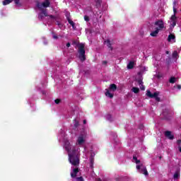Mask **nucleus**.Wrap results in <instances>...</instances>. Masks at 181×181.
Here are the masks:
<instances>
[{"mask_svg": "<svg viewBox=\"0 0 181 181\" xmlns=\"http://www.w3.org/2000/svg\"><path fill=\"white\" fill-rule=\"evenodd\" d=\"M69 160L73 166H78L80 165V155L76 148H73L71 153H68Z\"/></svg>", "mask_w": 181, "mask_h": 181, "instance_id": "nucleus-1", "label": "nucleus"}, {"mask_svg": "<svg viewBox=\"0 0 181 181\" xmlns=\"http://www.w3.org/2000/svg\"><path fill=\"white\" fill-rule=\"evenodd\" d=\"M86 45L83 43H79L78 45V59L81 62H86Z\"/></svg>", "mask_w": 181, "mask_h": 181, "instance_id": "nucleus-2", "label": "nucleus"}, {"mask_svg": "<svg viewBox=\"0 0 181 181\" xmlns=\"http://www.w3.org/2000/svg\"><path fill=\"white\" fill-rule=\"evenodd\" d=\"M173 111L170 109H165L163 112L162 115L163 117V119H170V117L173 115Z\"/></svg>", "mask_w": 181, "mask_h": 181, "instance_id": "nucleus-3", "label": "nucleus"}, {"mask_svg": "<svg viewBox=\"0 0 181 181\" xmlns=\"http://www.w3.org/2000/svg\"><path fill=\"white\" fill-rule=\"evenodd\" d=\"M146 95L147 97H149V98H155L156 101L159 103L160 101V98H159L158 95H159V93L158 92H155L154 93H152L151 90H148L146 91Z\"/></svg>", "mask_w": 181, "mask_h": 181, "instance_id": "nucleus-4", "label": "nucleus"}, {"mask_svg": "<svg viewBox=\"0 0 181 181\" xmlns=\"http://www.w3.org/2000/svg\"><path fill=\"white\" fill-rule=\"evenodd\" d=\"M64 148L68 153H70L73 151V149H74V147H73V146L70 144V141H69V140L64 141Z\"/></svg>", "mask_w": 181, "mask_h": 181, "instance_id": "nucleus-5", "label": "nucleus"}, {"mask_svg": "<svg viewBox=\"0 0 181 181\" xmlns=\"http://www.w3.org/2000/svg\"><path fill=\"white\" fill-rule=\"evenodd\" d=\"M154 25L156 26H158L159 30H160V29H163V28H165V24L163 23V21H162V20H158L157 21L155 22Z\"/></svg>", "mask_w": 181, "mask_h": 181, "instance_id": "nucleus-6", "label": "nucleus"}, {"mask_svg": "<svg viewBox=\"0 0 181 181\" xmlns=\"http://www.w3.org/2000/svg\"><path fill=\"white\" fill-rule=\"evenodd\" d=\"M170 21L172 22L170 23V25L172 26V28H175V26H176V23L177 22V17H176V16H175V14H173L171 16Z\"/></svg>", "mask_w": 181, "mask_h": 181, "instance_id": "nucleus-7", "label": "nucleus"}, {"mask_svg": "<svg viewBox=\"0 0 181 181\" xmlns=\"http://www.w3.org/2000/svg\"><path fill=\"white\" fill-rule=\"evenodd\" d=\"M78 172H80V169H78V168H74L73 170V172L71 173V177L72 179L77 177V173H78Z\"/></svg>", "mask_w": 181, "mask_h": 181, "instance_id": "nucleus-8", "label": "nucleus"}, {"mask_svg": "<svg viewBox=\"0 0 181 181\" xmlns=\"http://www.w3.org/2000/svg\"><path fill=\"white\" fill-rule=\"evenodd\" d=\"M165 136H166V138H168V139H175V136L173 134H172V132L170 131H166L165 132Z\"/></svg>", "mask_w": 181, "mask_h": 181, "instance_id": "nucleus-9", "label": "nucleus"}, {"mask_svg": "<svg viewBox=\"0 0 181 181\" xmlns=\"http://www.w3.org/2000/svg\"><path fill=\"white\" fill-rule=\"evenodd\" d=\"M77 144L78 145H83V144H84V137L83 135H81L78 137Z\"/></svg>", "mask_w": 181, "mask_h": 181, "instance_id": "nucleus-10", "label": "nucleus"}, {"mask_svg": "<svg viewBox=\"0 0 181 181\" xmlns=\"http://www.w3.org/2000/svg\"><path fill=\"white\" fill-rule=\"evenodd\" d=\"M136 81L137 82L139 86H142V84H144V77H142V76L140 75L139 78L136 79Z\"/></svg>", "mask_w": 181, "mask_h": 181, "instance_id": "nucleus-11", "label": "nucleus"}, {"mask_svg": "<svg viewBox=\"0 0 181 181\" xmlns=\"http://www.w3.org/2000/svg\"><path fill=\"white\" fill-rule=\"evenodd\" d=\"M140 173H142L143 175H145V176H148V170H146V167H141V168L139 170Z\"/></svg>", "mask_w": 181, "mask_h": 181, "instance_id": "nucleus-12", "label": "nucleus"}, {"mask_svg": "<svg viewBox=\"0 0 181 181\" xmlns=\"http://www.w3.org/2000/svg\"><path fill=\"white\" fill-rule=\"evenodd\" d=\"M158 33H159V28H156V30L152 31L150 33V36H152L153 37H156L158 36Z\"/></svg>", "mask_w": 181, "mask_h": 181, "instance_id": "nucleus-13", "label": "nucleus"}, {"mask_svg": "<svg viewBox=\"0 0 181 181\" xmlns=\"http://www.w3.org/2000/svg\"><path fill=\"white\" fill-rule=\"evenodd\" d=\"M42 8H49L50 6V1L49 0H45V1L42 3Z\"/></svg>", "mask_w": 181, "mask_h": 181, "instance_id": "nucleus-14", "label": "nucleus"}, {"mask_svg": "<svg viewBox=\"0 0 181 181\" xmlns=\"http://www.w3.org/2000/svg\"><path fill=\"white\" fill-rule=\"evenodd\" d=\"M105 43H106L108 49H110V50H114V48L112 47V44H111V41L110 40H105Z\"/></svg>", "mask_w": 181, "mask_h": 181, "instance_id": "nucleus-15", "label": "nucleus"}, {"mask_svg": "<svg viewBox=\"0 0 181 181\" xmlns=\"http://www.w3.org/2000/svg\"><path fill=\"white\" fill-rule=\"evenodd\" d=\"M106 92H105V95L106 97H109V98H114V94L110 93V90L108 89H105Z\"/></svg>", "mask_w": 181, "mask_h": 181, "instance_id": "nucleus-16", "label": "nucleus"}, {"mask_svg": "<svg viewBox=\"0 0 181 181\" xmlns=\"http://www.w3.org/2000/svg\"><path fill=\"white\" fill-rule=\"evenodd\" d=\"M109 90H110V91H117V86L115 83L110 84Z\"/></svg>", "mask_w": 181, "mask_h": 181, "instance_id": "nucleus-17", "label": "nucleus"}, {"mask_svg": "<svg viewBox=\"0 0 181 181\" xmlns=\"http://www.w3.org/2000/svg\"><path fill=\"white\" fill-rule=\"evenodd\" d=\"M134 64H135V62H134L133 61H131L127 64V69H129V70H131V69H134Z\"/></svg>", "mask_w": 181, "mask_h": 181, "instance_id": "nucleus-18", "label": "nucleus"}, {"mask_svg": "<svg viewBox=\"0 0 181 181\" xmlns=\"http://www.w3.org/2000/svg\"><path fill=\"white\" fill-rule=\"evenodd\" d=\"M176 39V36H175V34H170L168 37V41L170 42V40H175Z\"/></svg>", "mask_w": 181, "mask_h": 181, "instance_id": "nucleus-19", "label": "nucleus"}, {"mask_svg": "<svg viewBox=\"0 0 181 181\" xmlns=\"http://www.w3.org/2000/svg\"><path fill=\"white\" fill-rule=\"evenodd\" d=\"M12 2H13V0H4L3 1V5H9V4H12Z\"/></svg>", "mask_w": 181, "mask_h": 181, "instance_id": "nucleus-20", "label": "nucleus"}, {"mask_svg": "<svg viewBox=\"0 0 181 181\" xmlns=\"http://www.w3.org/2000/svg\"><path fill=\"white\" fill-rule=\"evenodd\" d=\"M173 9L174 15H175V16H176V13L177 12V9H176V1L173 2Z\"/></svg>", "mask_w": 181, "mask_h": 181, "instance_id": "nucleus-21", "label": "nucleus"}, {"mask_svg": "<svg viewBox=\"0 0 181 181\" xmlns=\"http://www.w3.org/2000/svg\"><path fill=\"white\" fill-rule=\"evenodd\" d=\"M41 13H42V15L45 17L49 16V15H47V9H41Z\"/></svg>", "mask_w": 181, "mask_h": 181, "instance_id": "nucleus-22", "label": "nucleus"}, {"mask_svg": "<svg viewBox=\"0 0 181 181\" xmlns=\"http://www.w3.org/2000/svg\"><path fill=\"white\" fill-rule=\"evenodd\" d=\"M169 83H170V84H175V83H176V78L175 76H172L169 80Z\"/></svg>", "mask_w": 181, "mask_h": 181, "instance_id": "nucleus-23", "label": "nucleus"}, {"mask_svg": "<svg viewBox=\"0 0 181 181\" xmlns=\"http://www.w3.org/2000/svg\"><path fill=\"white\" fill-rule=\"evenodd\" d=\"M132 90L134 94H138V93H139V88L133 87Z\"/></svg>", "mask_w": 181, "mask_h": 181, "instance_id": "nucleus-24", "label": "nucleus"}, {"mask_svg": "<svg viewBox=\"0 0 181 181\" xmlns=\"http://www.w3.org/2000/svg\"><path fill=\"white\" fill-rule=\"evenodd\" d=\"M68 23H69V25H71V26H72V28H74V21H71V19H70L69 18H67Z\"/></svg>", "mask_w": 181, "mask_h": 181, "instance_id": "nucleus-25", "label": "nucleus"}, {"mask_svg": "<svg viewBox=\"0 0 181 181\" xmlns=\"http://www.w3.org/2000/svg\"><path fill=\"white\" fill-rule=\"evenodd\" d=\"M37 8H38L39 10L42 11V9H43V5H42V4H40V2L37 1Z\"/></svg>", "mask_w": 181, "mask_h": 181, "instance_id": "nucleus-26", "label": "nucleus"}, {"mask_svg": "<svg viewBox=\"0 0 181 181\" xmlns=\"http://www.w3.org/2000/svg\"><path fill=\"white\" fill-rule=\"evenodd\" d=\"M74 128L78 127V125H80V123L78 122V121L75 119L74 120Z\"/></svg>", "mask_w": 181, "mask_h": 181, "instance_id": "nucleus-27", "label": "nucleus"}, {"mask_svg": "<svg viewBox=\"0 0 181 181\" xmlns=\"http://www.w3.org/2000/svg\"><path fill=\"white\" fill-rule=\"evenodd\" d=\"M133 160H135V163L136 164L141 163V160H138V158L136 156H133Z\"/></svg>", "mask_w": 181, "mask_h": 181, "instance_id": "nucleus-28", "label": "nucleus"}, {"mask_svg": "<svg viewBox=\"0 0 181 181\" xmlns=\"http://www.w3.org/2000/svg\"><path fill=\"white\" fill-rule=\"evenodd\" d=\"M180 144H181V140H180V139H178V140L177 141V145L178 146L179 151L181 153V146H180Z\"/></svg>", "mask_w": 181, "mask_h": 181, "instance_id": "nucleus-29", "label": "nucleus"}, {"mask_svg": "<svg viewBox=\"0 0 181 181\" xmlns=\"http://www.w3.org/2000/svg\"><path fill=\"white\" fill-rule=\"evenodd\" d=\"M179 176H180L179 171H176L173 175V177L174 179H179Z\"/></svg>", "mask_w": 181, "mask_h": 181, "instance_id": "nucleus-30", "label": "nucleus"}, {"mask_svg": "<svg viewBox=\"0 0 181 181\" xmlns=\"http://www.w3.org/2000/svg\"><path fill=\"white\" fill-rule=\"evenodd\" d=\"M43 18H45V16L43 15V13H40L38 14V19H40V21H42V20H43Z\"/></svg>", "mask_w": 181, "mask_h": 181, "instance_id": "nucleus-31", "label": "nucleus"}, {"mask_svg": "<svg viewBox=\"0 0 181 181\" xmlns=\"http://www.w3.org/2000/svg\"><path fill=\"white\" fill-rule=\"evenodd\" d=\"M179 56V54H177V51H174L173 53V57L174 59H176V57H177Z\"/></svg>", "mask_w": 181, "mask_h": 181, "instance_id": "nucleus-32", "label": "nucleus"}, {"mask_svg": "<svg viewBox=\"0 0 181 181\" xmlns=\"http://www.w3.org/2000/svg\"><path fill=\"white\" fill-rule=\"evenodd\" d=\"M90 164L92 165H94V157L93 156V155H91L90 156Z\"/></svg>", "mask_w": 181, "mask_h": 181, "instance_id": "nucleus-33", "label": "nucleus"}, {"mask_svg": "<svg viewBox=\"0 0 181 181\" xmlns=\"http://www.w3.org/2000/svg\"><path fill=\"white\" fill-rule=\"evenodd\" d=\"M84 21H86V22H90V17H88V16H84Z\"/></svg>", "mask_w": 181, "mask_h": 181, "instance_id": "nucleus-34", "label": "nucleus"}, {"mask_svg": "<svg viewBox=\"0 0 181 181\" xmlns=\"http://www.w3.org/2000/svg\"><path fill=\"white\" fill-rule=\"evenodd\" d=\"M76 179V181H84V178L83 177H78Z\"/></svg>", "mask_w": 181, "mask_h": 181, "instance_id": "nucleus-35", "label": "nucleus"}, {"mask_svg": "<svg viewBox=\"0 0 181 181\" xmlns=\"http://www.w3.org/2000/svg\"><path fill=\"white\" fill-rule=\"evenodd\" d=\"M143 166H144L143 165H136V169L140 171L141 169H142Z\"/></svg>", "mask_w": 181, "mask_h": 181, "instance_id": "nucleus-36", "label": "nucleus"}, {"mask_svg": "<svg viewBox=\"0 0 181 181\" xmlns=\"http://www.w3.org/2000/svg\"><path fill=\"white\" fill-rule=\"evenodd\" d=\"M60 101H62L60 99H56L54 100L55 104H60Z\"/></svg>", "mask_w": 181, "mask_h": 181, "instance_id": "nucleus-37", "label": "nucleus"}, {"mask_svg": "<svg viewBox=\"0 0 181 181\" xmlns=\"http://www.w3.org/2000/svg\"><path fill=\"white\" fill-rule=\"evenodd\" d=\"M48 16L50 18V19H56V16L53 15H48Z\"/></svg>", "mask_w": 181, "mask_h": 181, "instance_id": "nucleus-38", "label": "nucleus"}, {"mask_svg": "<svg viewBox=\"0 0 181 181\" xmlns=\"http://www.w3.org/2000/svg\"><path fill=\"white\" fill-rule=\"evenodd\" d=\"M53 39L57 40L59 39V37L56 35V34L53 33Z\"/></svg>", "mask_w": 181, "mask_h": 181, "instance_id": "nucleus-39", "label": "nucleus"}, {"mask_svg": "<svg viewBox=\"0 0 181 181\" xmlns=\"http://www.w3.org/2000/svg\"><path fill=\"white\" fill-rule=\"evenodd\" d=\"M84 73H85V76H88L90 74V71L89 70L85 71Z\"/></svg>", "mask_w": 181, "mask_h": 181, "instance_id": "nucleus-40", "label": "nucleus"}, {"mask_svg": "<svg viewBox=\"0 0 181 181\" xmlns=\"http://www.w3.org/2000/svg\"><path fill=\"white\" fill-rule=\"evenodd\" d=\"M140 88H141V90H145V86H144V84L140 85Z\"/></svg>", "mask_w": 181, "mask_h": 181, "instance_id": "nucleus-41", "label": "nucleus"}, {"mask_svg": "<svg viewBox=\"0 0 181 181\" xmlns=\"http://www.w3.org/2000/svg\"><path fill=\"white\" fill-rule=\"evenodd\" d=\"M57 25H58V26H59V28H62V26H63L62 25V23H60V22H59V21H57Z\"/></svg>", "mask_w": 181, "mask_h": 181, "instance_id": "nucleus-42", "label": "nucleus"}, {"mask_svg": "<svg viewBox=\"0 0 181 181\" xmlns=\"http://www.w3.org/2000/svg\"><path fill=\"white\" fill-rule=\"evenodd\" d=\"M177 88L178 90H180L181 89V85H177Z\"/></svg>", "mask_w": 181, "mask_h": 181, "instance_id": "nucleus-43", "label": "nucleus"}, {"mask_svg": "<svg viewBox=\"0 0 181 181\" xmlns=\"http://www.w3.org/2000/svg\"><path fill=\"white\" fill-rule=\"evenodd\" d=\"M107 63H108V62H107V61H103V62H102L103 64H107Z\"/></svg>", "mask_w": 181, "mask_h": 181, "instance_id": "nucleus-44", "label": "nucleus"}, {"mask_svg": "<svg viewBox=\"0 0 181 181\" xmlns=\"http://www.w3.org/2000/svg\"><path fill=\"white\" fill-rule=\"evenodd\" d=\"M70 46H71L70 42H68V43L66 44V47H70Z\"/></svg>", "mask_w": 181, "mask_h": 181, "instance_id": "nucleus-45", "label": "nucleus"}, {"mask_svg": "<svg viewBox=\"0 0 181 181\" xmlns=\"http://www.w3.org/2000/svg\"><path fill=\"white\" fill-rule=\"evenodd\" d=\"M83 124H87V120L84 119V120H83Z\"/></svg>", "mask_w": 181, "mask_h": 181, "instance_id": "nucleus-46", "label": "nucleus"}, {"mask_svg": "<svg viewBox=\"0 0 181 181\" xmlns=\"http://www.w3.org/2000/svg\"><path fill=\"white\" fill-rule=\"evenodd\" d=\"M110 118H111V115H107V119H110Z\"/></svg>", "mask_w": 181, "mask_h": 181, "instance_id": "nucleus-47", "label": "nucleus"}, {"mask_svg": "<svg viewBox=\"0 0 181 181\" xmlns=\"http://www.w3.org/2000/svg\"><path fill=\"white\" fill-rule=\"evenodd\" d=\"M90 168H94V164L93 165V164H90Z\"/></svg>", "mask_w": 181, "mask_h": 181, "instance_id": "nucleus-48", "label": "nucleus"}, {"mask_svg": "<svg viewBox=\"0 0 181 181\" xmlns=\"http://www.w3.org/2000/svg\"><path fill=\"white\" fill-rule=\"evenodd\" d=\"M143 127H144V125L140 126V129H142Z\"/></svg>", "mask_w": 181, "mask_h": 181, "instance_id": "nucleus-49", "label": "nucleus"}, {"mask_svg": "<svg viewBox=\"0 0 181 181\" xmlns=\"http://www.w3.org/2000/svg\"><path fill=\"white\" fill-rule=\"evenodd\" d=\"M166 54H169V51H166Z\"/></svg>", "mask_w": 181, "mask_h": 181, "instance_id": "nucleus-50", "label": "nucleus"}, {"mask_svg": "<svg viewBox=\"0 0 181 181\" xmlns=\"http://www.w3.org/2000/svg\"><path fill=\"white\" fill-rule=\"evenodd\" d=\"M158 78H160V76L159 75H157Z\"/></svg>", "mask_w": 181, "mask_h": 181, "instance_id": "nucleus-51", "label": "nucleus"}, {"mask_svg": "<svg viewBox=\"0 0 181 181\" xmlns=\"http://www.w3.org/2000/svg\"><path fill=\"white\" fill-rule=\"evenodd\" d=\"M139 74H141V73H140V72H139Z\"/></svg>", "mask_w": 181, "mask_h": 181, "instance_id": "nucleus-52", "label": "nucleus"}]
</instances>
